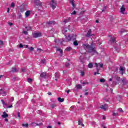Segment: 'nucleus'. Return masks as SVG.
Returning <instances> with one entry per match:
<instances>
[{"label":"nucleus","instance_id":"nucleus-1","mask_svg":"<svg viewBox=\"0 0 128 128\" xmlns=\"http://www.w3.org/2000/svg\"><path fill=\"white\" fill-rule=\"evenodd\" d=\"M82 46L88 52H92V56H94V54H97L96 50V48H94V46L92 44L91 45L84 44Z\"/></svg>","mask_w":128,"mask_h":128},{"label":"nucleus","instance_id":"nucleus-2","mask_svg":"<svg viewBox=\"0 0 128 128\" xmlns=\"http://www.w3.org/2000/svg\"><path fill=\"white\" fill-rule=\"evenodd\" d=\"M50 6L51 8H52V10H54V8H56L57 6L56 1L54 0H52L51 2H50Z\"/></svg>","mask_w":128,"mask_h":128},{"label":"nucleus","instance_id":"nucleus-3","mask_svg":"<svg viewBox=\"0 0 128 128\" xmlns=\"http://www.w3.org/2000/svg\"><path fill=\"white\" fill-rule=\"evenodd\" d=\"M34 4L36 6H39L40 8L38 9V10H42V2L40 0H35Z\"/></svg>","mask_w":128,"mask_h":128},{"label":"nucleus","instance_id":"nucleus-4","mask_svg":"<svg viewBox=\"0 0 128 128\" xmlns=\"http://www.w3.org/2000/svg\"><path fill=\"white\" fill-rule=\"evenodd\" d=\"M33 36L35 38H40V36H42V33L34 32V33H33Z\"/></svg>","mask_w":128,"mask_h":128},{"label":"nucleus","instance_id":"nucleus-5","mask_svg":"<svg viewBox=\"0 0 128 128\" xmlns=\"http://www.w3.org/2000/svg\"><path fill=\"white\" fill-rule=\"evenodd\" d=\"M124 12H126V8H124V6L122 5L120 8V12L122 14H124Z\"/></svg>","mask_w":128,"mask_h":128},{"label":"nucleus","instance_id":"nucleus-6","mask_svg":"<svg viewBox=\"0 0 128 128\" xmlns=\"http://www.w3.org/2000/svg\"><path fill=\"white\" fill-rule=\"evenodd\" d=\"M54 24H55L54 21H49L46 22V26H54Z\"/></svg>","mask_w":128,"mask_h":128},{"label":"nucleus","instance_id":"nucleus-7","mask_svg":"<svg viewBox=\"0 0 128 128\" xmlns=\"http://www.w3.org/2000/svg\"><path fill=\"white\" fill-rule=\"evenodd\" d=\"M100 108H102V110H106L108 108V106L107 104H104L101 106Z\"/></svg>","mask_w":128,"mask_h":128},{"label":"nucleus","instance_id":"nucleus-8","mask_svg":"<svg viewBox=\"0 0 128 128\" xmlns=\"http://www.w3.org/2000/svg\"><path fill=\"white\" fill-rule=\"evenodd\" d=\"M95 66L96 68H102V66H104V64L100 63H95Z\"/></svg>","mask_w":128,"mask_h":128},{"label":"nucleus","instance_id":"nucleus-9","mask_svg":"<svg viewBox=\"0 0 128 128\" xmlns=\"http://www.w3.org/2000/svg\"><path fill=\"white\" fill-rule=\"evenodd\" d=\"M72 36H70L68 35V36H66V42H70V40H72Z\"/></svg>","mask_w":128,"mask_h":128},{"label":"nucleus","instance_id":"nucleus-10","mask_svg":"<svg viewBox=\"0 0 128 128\" xmlns=\"http://www.w3.org/2000/svg\"><path fill=\"white\" fill-rule=\"evenodd\" d=\"M92 30H89L87 32V34L86 35V36L87 38H90V36H92Z\"/></svg>","mask_w":128,"mask_h":128},{"label":"nucleus","instance_id":"nucleus-11","mask_svg":"<svg viewBox=\"0 0 128 128\" xmlns=\"http://www.w3.org/2000/svg\"><path fill=\"white\" fill-rule=\"evenodd\" d=\"M0 94H2V96H6V92L4 91L2 89H0Z\"/></svg>","mask_w":128,"mask_h":128},{"label":"nucleus","instance_id":"nucleus-12","mask_svg":"<svg viewBox=\"0 0 128 128\" xmlns=\"http://www.w3.org/2000/svg\"><path fill=\"white\" fill-rule=\"evenodd\" d=\"M3 118H8V114L6 112H3V114L2 116Z\"/></svg>","mask_w":128,"mask_h":128},{"label":"nucleus","instance_id":"nucleus-13","mask_svg":"<svg viewBox=\"0 0 128 128\" xmlns=\"http://www.w3.org/2000/svg\"><path fill=\"white\" fill-rule=\"evenodd\" d=\"M55 78H56L55 80L56 81L58 80V79L60 78V74L58 72H56L55 73Z\"/></svg>","mask_w":128,"mask_h":128},{"label":"nucleus","instance_id":"nucleus-14","mask_svg":"<svg viewBox=\"0 0 128 128\" xmlns=\"http://www.w3.org/2000/svg\"><path fill=\"white\" fill-rule=\"evenodd\" d=\"M46 72H42L40 74V77L42 78H46Z\"/></svg>","mask_w":128,"mask_h":128},{"label":"nucleus","instance_id":"nucleus-15","mask_svg":"<svg viewBox=\"0 0 128 128\" xmlns=\"http://www.w3.org/2000/svg\"><path fill=\"white\" fill-rule=\"evenodd\" d=\"M120 70L122 74H124V68L123 67L120 66Z\"/></svg>","mask_w":128,"mask_h":128},{"label":"nucleus","instance_id":"nucleus-16","mask_svg":"<svg viewBox=\"0 0 128 128\" xmlns=\"http://www.w3.org/2000/svg\"><path fill=\"white\" fill-rule=\"evenodd\" d=\"M122 81L124 85L128 84V82L126 80V78H123Z\"/></svg>","mask_w":128,"mask_h":128},{"label":"nucleus","instance_id":"nucleus-17","mask_svg":"<svg viewBox=\"0 0 128 128\" xmlns=\"http://www.w3.org/2000/svg\"><path fill=\"white\" fill-rule=\"evenodd\" d=\"M70 2L73 8H76V5H74V0H70Z\"/></svg>","mask_w":128,"mask_h":128},{"label":"nucleus","instance_id":"nucleus-18","mask_svg":"<svg viewBox=\"0 0 128 128\" xmlns=\"http://www.w3.org/2000/svg\"><path fill=\"white\" fill-rule=\"evenodd\" d=\"M88 67L89 68H94V63H90L88 64Z\"/></svg>","mask_w":128,"mask_h":128},{"label":"nucleus","instance_id":"nucleus-19","mask_svg":"<svg viewBox=\"0 0 128 128\" xmlns=\"http://www.w3.org/2000/svg\"><path fill=\"white\" fill-rule=\"evenodd\" d=\"M110 40L111 44H114V43L116 42V38H111Z\"/></svg>","mask_w":128,"mask_h":128},{"label":"nucleus","instance_id":"nucleus-20","mask_svg":"<svg viewBox=\"0 0 128 128\" xmlns=\"http://www.w3.org/2000/svg\"><path fill=\"white\" fill-rule=\"evenodd\" d=\"M66 32H68V28H63L62 30V32L64 34H66Z\"/></svg>","mask_w":128,"mask_h":128},{"label":"nucleus","instance_id":"nucleus-21","mask_svg":"<svg viewBox=\"0 0 128 128\" xmlns=\"http://www.w3.org/2000/svg\"><path fill=\"white\" fill-rule=\"evenodd\" d=\"M76 88L78 90H82V85L78 84L76 86Z\"/></svg>","mask_w":128,"mask_h":128},{"label":"nucleus","instance_id":"nucleus-22","mask_svg":"<svg viewBox=\"0 0 128 128\" xmlns=\"http://www.w3.org/2000/svg\"><path fill=\"white\" fill-rule=\"evenodd\" d=\"M80 62H82V64H84V58H82V56L80 58Z\"/></svg>","mask_w":128,"mask_h":128},{"label":"nucleus","instance_id":"nucleus-23","mask_svg":"<svg viewBox=\"0 0 128 128\" xmlns=\"http://www.w3.org/2000/svg\"><path fill=\"white\" fill-rule=\"evenodd\" d=\"M82 84L83 86H84L86 84H88V81H83Z\"/></svg>","mask_w":128,"mask_h":128},{"label":"nucleus","instance_id":"nucleus-24","mask_svg":"<svg viewBox=\"0 0 128 128\" xmlns=\"http://www.w3.org/2000/svg\"><path fill=\"white\" fill-rule=\"evenodd\" d=\"M58 102H63L64 100V99L62 98H58Z\"/></svg>","mask_w":128,"mask_h":128},{"label":"nucleus","instance_id":"nucleus-25","mask_svg":"<svg viewBox=\"0 0 128 128\" xmlns=\"http://www.w3.org/2000/svg\"><path fill=\"white\" fill-rule=\"evenodd\" d=\"M22 126L25 127V128H28V124L26 123V124H22Z\"/></svg>","mask_w":128,"mask_h":128},{"label":"nucleus","instance_id":"nucleus-26","mask_svg":"<svg viewBox=\"0 0 128 128\" xmlns=\"http://www.w3.org/2000/svg\"><path fill=\"white\" fill-rule=\"evenodd\" d=\"M30 14V11H26V17L28 18V16H29Z\"/></svg>","mask_w":128,"mask_h":128},{"label":"nucleus","instance_id":"nucleus-27","mask_svg":"<svg viewBox=\"0 0 128 128\" xmlns=\"http://www.w3.org/2000/svg\"><path fill=\"white\" fill-rule=\"evenodd\" d=\"M26 30L28 32V30H32V27H30V26H26Z\"/></svg>","mask_w":128,"mask_h":128},{"label":"nucleus","instance_id":"nucleus-28","mask_svg":"<svg viewBox=\"0 0 128 128\" xmlns=\"http://www.w3.org/2000/svg\"><path fill=\"white\" fill-rule=\"evenodd\" d=\"M57 52H60V54H62V50L60 48H56Z\"/></svg>","mask_w":128,"mask_h":128},{"label":"nucleus","instance_id":"nucleus-29","mask_svg":"<svg viewBox=\"0 0 128 128\" xmlns=\"http://www.w3.org/2000/svg\"><path fill=\"white\" fill-rule=\"evenodd\" d=\"M41 64H46V59H42L40 61Z\"/></svg>","mask_w":128,"mask_h":128},{"label":"nucleus","instance_id":"nucleus-30","mask_svg":"<svg viewBox=\"0 0 128 128\" xmlns=\"http://www.w3.org/2000/svg\"><path fill=\"white\" fill-rule=\"evenodd\" d=\"M70 18H68V19H66L63 22H65V24H66V22H68L70 21Z\"/></svg>","mask_w":128,"mask_h":128},{"label":"nucleus","instance_id":"nucleus-31","mask_svg":"<svg viewBox=\"0 0 128 128\" xmlns=\"http://www.w3.org/2000/svg\"><path fill=\"white\" fill-rule=\"evenodd\" d=\"M22 72H26V68H22Z\"/></svg>","mask_w":128,"mask_h":128},{"label":"nucleus","instance_id":"nucleus-32","mask_svg":"<svg viewBox=\"0 0 128 128\" xmlns=\"http://www.w3.org/2000/svg\"><path fill=\"white\" fill-rule=\"evenodd\" d=\"M78 124L82 126H84V125L82 122L80 120L78 121Z\"/></svg>","mask_w":128,"mask_h":128},{"label":"nucleus","instance_id":"nucleus-33","mask_svg":"<svg viewBox=\"0 0 128 128\" xmlns=\"http://www.w3.org/2000/svg\"><path fill=\"white\" fill-rule=\"evenodd\" d=\"M70 50H72V48L71 47H67L66 48V50L67 52H70Z\"/></svg>","mask_w":128,"mask_h":128},{"label":"nucleus","instance_id":"nucleus-34","mask_svg":"<svg viewBox=\"0 0 128 128\" xmlns=\"http://www.w3.org/2000/svg\"><path fill=\"white\" fill-rule=\"evenodd\" d=\"M3 44H4V42L0 40V48L2 46Z\"/></svg>","mask_w":128,"mask_h":128},{"label":"nucleus","instance_id":"nucleus-35","mask_svg":"<svg viewBox=\"0 0 128 128\" xmlns=\"http://www.w3.org/2000/svg\"><path fill=\"white\" fill-rule=\"evenodd\" d=\"M74 44L75 46H78V42L74 41Z\"/></svg>","mask_w":128,"mask_h":128},{"label":"nucleus","instance_id":"nucleus-36","mask_svg":"<svg viewBox=\"0 0 128 128\" xmlns=\"http://www.w3.org/2000/svg\"><path fill=\"white\" fill-rule=\"evenodd\" d=\"M56 106L55 104H52L51 105L52 108H56Z\"/></svg>","mask_w":128,"mask_h":128},{"label":"nucleus","instance_id":"nucleus-37","mask_svg":"<svg viewBox=\"0 0 128 128\" xmlns=\"http://www.w3.org/2000/svg\"><path fill=\"white\" fill-rule=\"evenodd\" d=\"M106 82V80L104 78L100 79V82Z\"/></svg>","mask_w":128,"mask_h":128},{"label":"nucleus","instance_id":"nucleus-38","mask_svg":"<svg viewBox=\"0 0 128 128\" xmlns=\"http://www.w3.org/2000/svg\"><path fill=\"white\" fill-rule=\"evenodd\" d=\"M15 6H16V4H14V3L12 2L10 6H11V8H14Z\"/></svg>","mask_w":128,"mask_h":128},{"label":"nucleus","instance_id":"nucleus-39","mask_svg":"<svg viewBox=\"0 0 128 128\" xmlns=\"http://www.w3.org/2000/svg\"><path fill=\"white\" fill-rule=\"evenodd\" d=\"M22 34H26V36L28 34V32L27 31H23Z\"/></svg>","mask_w":128,"mask_h":128},{"label":"nucleus","instance_id":"nucleus-40","mask_svg":"<svg viewBox=\"0 0 128 128\" xmlns=\"http://www.w3.org/2000/svg\"><path fill=\"white\" fill-rule=\"evenodd\" d=\"M118 112H124V110H122V108H119L118 109Z\"/></svg>","mask_w":128,"mask_h":128},{"label":"nucleus","instance_id":"nucleus-41","mask_svg":"<svg viewBox=\"0 0 128 128\" xmlns=\"http://www.w3.org/2000/svg\"><path fill=\"white\" fill-rule=\"evenodd\" d=\"M27 81L28 82H32V78H28L27 80Z\"/></svg>","mask_w":128,"mask_h":128},{"label":"nucleus","instance_id":"nucleus-42","mask_svg":"<svg viewBox=\"0 0 128 128\" xmlns=\"http://www.w3.org/2000/svg\"><path fill=\"white\" fill-rule=\"evenodd\" d=\"M29 50H30V52H32V50H34V48L32 47H30L28 48Z\"/></svg>","mask_w":128,"mask_h":128},{"label":"nucleus","instance_id":"nucleus-43","mask_svg":"<svg viewBox=\"0 0 128 128\" xmlns=\"http://www.w3.org/2000/svg\"><path fill=\"white\" fill-rule=\"evenodd\" d=\"M1 102L3 104H4L5 106H6V102H4V100H2Z\"/></svg>","mask_w":128,"mask_h":128},{"label":"nucleus","instance_id":"nucleus-44","mask_svg":"<svg viewBox=\"0 0 128 128\" xmlns=\"http://www.w3.org/2000/svg\"><path fill=\"white\" fill-rule=\"evenodd\" d=\"M12 72H16V68H12Z\"/></svg>","mask_w":128,"mask_h":128},{"label":"nucleus","instance_id":"nucleus-45","mask_svg":"<svg viewBox=\"0 0 128 128\" xmlns=\"http://www.w3.org/2000/svg\"><path fill=\"white\" fill-rule=\"evenodd\" d=\"M118 116V114L116 112L113 113L114 116Z\"/></svg>","mask_w":128,"mask_h":128},{"label":"nucleus","instance_id":"nucleus-46","mask_svg":"<svg viewBox=\"0 0 128 128\" xmlns=\"http://www.w3.org/2000/svg\"><path fill=\"white\" fill-rule=\"evenodd\" d=\"M71 14H73V15L76 14V10H74V11L73 12H72V13Z\"/></svg>","mask_w":128,"mask_h":128},{"label":"nucleus","instance_id":"nucleus-47","mask_svg":"<svg viewBox=\"0 0 128 128\" xmlns=\"http://www.w3.org/2000/svg\"><path fill=\"white\" fill-rule=\"evenodd\" d=\"M80 74H81L82 76H84V72H81Z\"/></svg>","mask_w":128,"mask_h":128},{"label":"nucleus","instance_id":"nucleus-48","mask_svg":"<svg viewBox=\"0 0 128 128\" xmlns=\"http://www.w3.org/2000/svg\"><path fill=\"white\" fill-rule=\"evenodd\" d=\"M19 48H24V45H22V44H20L19 46Z\"/></svg>","mask_w":128,"mask_h":128},{"label":"nucleus","instance_id":"nucleus-49","mask_svg":"<svg viewBox=\"0 0 128 128\" xmlns=\"http://www.w3.org/2000/svg\"><path fill=\"white\" fill-rule=\"evenodd\" d=\"M106 6H104V9L102 10V12H104V10H106Z\"/></svg>","mask_w":128,"mask_h":128},{"label":"nucleus","instance_id":"nucleus-50","mask_svg":"<svg viewBox=\"0 0 128 128\" xmlns=\"http://www.w3.org/2000/svg\"><path fill=\"white\" fill-rule=\"evenodd\" d=\"M70 66V63L68 62L66 64V66L68 67Z\"/></svg>","mask_w":128,"mask_h":128},{"label":"nucleus","instance_id":"nucleus-51","mask_svg":"<svg viewBox=\"0 0 128 128\" xmlns=\"http://www.w3.org/2000/svg\"><path fill=\"white\" fill-rule=\"evenodd\" d=\"M18 118H20V112H18Z\"/></svg>","mask_w":128,"mask_h":128},{"label":"nucleus","instance_id":"nucleus-52","mask_svg":"<svg viewBox=\"0 0 128 128\" xmlns=\"http://www.w3.org/2000/svg\"><path fill=\"white\" fill-rule=\"evenodd\" d=\"M14 97L11 98L10 101H11V102H14Z\"/></svg>","mask_w":128,"mask_h":128},{"label":"nucleus","instance_id":"nucleus-53","mask_svg":"<svg viewBox=\"0 0 128 128\" xmlns=\"http://www.w3.org/2000/svg\"><path fill=\"white\" fill-rule=\"evenodd\" d=\"M7 108H12V105L9 106Z\"/></svg>","mask_w":128,"mask_h":128},{"label":"nucleus","instance_id":"nucleus-54","mask_svg":"<svg viewBox=\"0 0 128 128\" xmlns=\"http://www.w3.org/2000/svg\"><path fill=\"white\" fill-rule=\"evenodd\" d=\"M96 70H97V72H98L97 74H100V73L98 72H100V70L98 68H96Z\"/></svg>","mask_w":128,"mask_h":128},{"label":"nucleus","instance_id":"nucleus-55","mask_svg":"<svg viewBox=\"0 0 128 128\" xmlns=\"http://www.w3.org/2000/svg\"><path fill=\"white\" fill-rule=\"evenodd\" d=\"M70 90H68L66 91V92L68 94H70Z\"/></svg>","mask_w":128,"mask_h":128},{"label":"nucleus","instance_id":"nucleus-56","mask_svg":"<svg viewBox=\"0 0 128 128\" xmlns=\"http://www.w3.org/2000/svg\"><path fill=\"white\" fill-rule=\"evenodd\" d=\"M88 92H86L84 93V95H85V96H88Z\"/></svg>","mask_w":128,"mask_h":128},{"label":"nucleus","instance_id":"nucleus-57","mask_svg":"<svg viewBox=\"0 0 128 128\" xmlns=\"http://www.w3.org/2000/svg\"><path fill=\"white\" fill-rule=\"evenodd\" d=\"M120 32H124V30H121Z\"/></svg>","mask_w":128,"mask_h":128},{"label":"nucleus","instance_id":"nucleus-58","mask_svg":"<svg viewBox=\"0 0 128 128\" xmlns=\"http://www.w3.org/2000/svg\"><path fill=\"white\" fill-rule=\"evenodd\" d=\"M25 48H28V45L25 46Z\"/></svg>","mask_w":128,"mask_h":128},{"label":"nucleus","instance_id":"nucleus-59","mask_svg":"<svg viewBox=\"0 0 128 128\" xmlns=\"http://www.w3.org/2000/svg\"><path fill=\"white\" fill-rule=\"evenodd\" d=\"M7 12H10V8H8Z\"/></svg>","mask_w":128,"mask_h":128},{"label":"nucleus","instance_id":"nucleus-60","mask_svg":"<svg viewBox=\"0 0 128 128\" xmlns=\"http://www.w3.org/2000/svg\"><path fill=\"white\" fill-rule=\"evenodd\" d=\"M8 24H9V26H12V23L9 22Z\"/></svg>","mask_w":128,"mask_h":128},{"label":"nucleus","instance_id":"nucleus-61","mask_svg":"<svg viewBox=\"0 0 128 128\" xmlns=\"http://www.w3.org/2000/svg\"><path fill=\"white\" fill-rule=\"evenodd\" d=\"M47 128H52V126H47Z\"/></svg>","mask_w":128,"mask_h":128},{"label":"nucleus","instance_id":"nucleus-62","mask_svg":"<svg viewBox=\"0 0 128 128\" xmlns=\"http://www.w3.org/2000/svg\"><path fill=\"white\" fill-rule=\"evenodd\" d=\"M5 122H8V119L6 118L5 119Z\"/></svg>","mask_w":128,"mask_h":128},{"label":"nucleus","instance_id":"nucleus-63","mask_svg":"<svg viewBox=\"0 0 128 128\" xmlns=\"http://www.w3.org/2000/svg\"><path fill=\"white\" fill-rule=\"evenodd\" d=\"M48 96H52V92L48 93Z\"/></svg>","mask_w":128,"mask_h":128},{"label":"nucleus","instance_id":"nucleus-64","mask_svg":"<svg viewBox=\"0 0 128 128\" xmlns=\"http://www.w3.org/2000/svg\"><path fill=\"white\" fill-rule=\"evenodd\" d=\"M20 12H24V9L23 8H21L20 9Z\"/></svg>","mask_w":128,"mask_h":128}]
</instances>
